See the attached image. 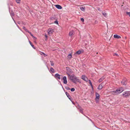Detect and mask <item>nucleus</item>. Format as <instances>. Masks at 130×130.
I'll return each mask as SVG.
<instances>
[{"label": "nucleus", "mask_w": 130, "mask_h": 130, "mask_svg": "<svg viewBox=\"0 0 130 130\" xmlns=\"http://www.w3.org/2000/svg\"><path fill=\"white\" fill-rule=\"evenodd\" d=\"M67 75L69 76V78L70 80L74 83L76 84V82H79V79L77 78V77L74 75H71L69 73H67Z\"/></svg>", "instance_id": "nucleus-1"}, {"label": "nucleus", "mask_w": 130, "mask_h": 130, "mask_svg": "<svg viewBox=\"0 0 130 130\" xmlns=\"http://www.w3.org/2000/svg\"><path fill=\"white\" fill-rule=\"evenodd\" d=\"M124 90L123 88L121 87L118 89L116 90L115 91H113V92H115V93L117 92L118 93H120L122 92Z\"/></svg>", "instance_id": "nucleus-2"}, {"label": "nucleus", "mask_w": 130, "mask_h": 130, "mask_svg": "<svg viewBox=\"0 0 130 130\" xmlns=\"http://www.w3.org/2000/svg\"><path fill=\"white\" fill-rule=\"evenodd\" d=\"M47 31L48 34L50 36H51L52 34L54 32V30L52 28H50L48 29Z\"/></svg>", "instance_id": "nucleus-3"}, {"label": "nucleus", "mask_w": 130, "mask_h": 130, "mask_svg": "<svg viewBox=\"0 0 130 130\" xmlns=\"http://www.w3.org/2000/svg\"><path fill=\"white\" fill-rule=\"evenodd\" d=\"M130 95V92L126 91L124 92L123 94V95L124 97H126Z\"/></svg>", "instance_id": "nucleus-4"}, {"label": "nucleus", "mask_w": 130, "mask_h": 130, "mask_svg": "<svg viewBox=\"0 0 130 130\" xmlns=\"http://www.w3.org/2000/svg\"><path fill=\"white\" fill-rule=\"evenodd\" d=\"M66 70L67 71V73H69L70 74H72L73 73V71L71 70V69L69 67H66Z\"/></svg>", "instance_id": "nucleus-5"}, {"label": "nucleus", "mask_w": 130, "mask_h": 130, "mask_svg": "<svg viewBox=\"0 0 130 130\" xmlns=\"http://www.w3.org/2000/svg\"><path fill=\"white\" fill-rule=\"evenodd\" d=\"M96 97L95 100L96 102H97L99 101L100 98V95L97 93H96Z\"/></svg>", "instance_id": "nucleus-6"}, {"label": "nucleus", "mask_w": 130, "mask_h": 130, "mask_svg": "<svg viewBox=\"0 0 130 130\" xmlns=\"http://www.w3.org/2000/svg\"><path fill=\"white\" fill-rule=\"evenodd\" d=\"M104 83V82H102L101 84H100L99 86L98 89L99 90H101L102 89L104 86V85H103V84Z\"/></svg>", "instance_id": "nucleus-7"}, {"label": "nucleus", "mask_w": 130, "mask_h": 130, "mask_svg": "<svg viewBox=\"0 0 130 130\" xmlns=\"http://www.w3.org/2000/svg\"><path fill=\"white\" fill-rule=\"evenodd\" d=\"M81 78L84 81L86 82H87L88 81V79L87 78L85 75H82Z\"/></svg>", "instance_id": "nucleus-8"}, {"label": "nucleus", "mask_w": 130, "mask_h": 130, "mask_svg": "<svg viewBox=\"0 0 130 130\" xmlns=\"http://www.w3.org/2000/svg\"><path fill=\"white\" fill-rule=\"evenodd\" d=\"M62 79L63 80V83L65 84H66L67 83L66 77L65 76H64L63 78Z\"/></svg>", "instance_id": "nucleus-9"}, {"label": "nucleus", "mask_w": 130, "mask_h": 130, "mask_svg": "<svg viewBox=\"0 0 130 130\" xmlns=\"http://www.w3.org/2000/svg\"><path fill=\"white\" fill-rule=\"evenodd\" d=\"M54 77L56 78H57L58 79H60L61 78L60 75L58 73L56 74L54 76Z\"/></svg>", "instance_id": "nucleus-10"}, {"label": "nucleus", "mask_w": 130, "mask_h": 130, "mask_svg": "<svg viewBox=\"0 0 130 130\" xmlns=\"http://www.w3.org/2000/svg\"><path fill=\"white\" fill-rule=\"evenodd\" d=\"M122 84L123 85H125L127 84L126 79H124L121 82Z\"/></svg>", "instance_id": "nucleus-11"}, {"label": "nucleus", "mask_w": 130, "mask_h": 130, "mask_svg": "<svg viewBox=\"0 0 130 130\" xmlns=\"http://www.w3.org/2000/svg\"><path fill=\"white\" fill-rule=\"evenodd\" d=\"M55 7L58 9H61L62 7L60 5H55Z\"/></svg>", "instance_id": "nucleus-12"}, {"label": "nucleus", "mask_w": 130, "mask_h": 130, "mask_svg": "<svg viewBox=\"0 0 130 130\" xmlns=\"http://www.w3.org/2000/svg\"><path fill=\"white\" fill-rule=\"evenodd\" d=\"M114 38H117V39H119L121 38V37L117 35H114Z\"/></svg>", "instance_id": "nucleus-13"}, {"label": "nucleus", "mask_w": 130, "mask_h": 130, "mask_svg": "<svg viewBox=\"0 0 130 130\" xmlns=\"http://www.w3.org/2000/svg\"><path fill=\"white\" fill-rule=\"evenodd\" d=\"M66 94L69 99L71 100V96L67 92H66Z\"/></svg>", "instance_id": "nucleus-14"}, {"label": "nucleus", "mask_w": 130, "mask_h": 130, "mask_svg": "<svg viewBox=\"0 0 130 130\" xmlns=\"http://www.w3.org/2000/svg\"><path fill=\"white\" fill-rule=\"evenodd\" d=\"M105 78L104 76H103L99 80V82H101Z\"/></svg>", "instance_id": "nucleus-15"}, {"label": "nucleus", "mask_w": 130, "mask_h": 130, "mask_svg": "<svg viewBox=\"0 0 130 130\" xmlns=\"http://www.w3.org/2000/svg\"><path fill=\"white\" fill-rule=\"evenodd\" d=\"M40 54L42 55H43L44 56V57H45V56H47V55H46V54H45L44 53L42 52H40Z\"/></svg>", "instance_id": "nucleus-16"}, {"label": "nucleus", "mask_w": 130, "mask_h": 130, "mask_svg": "<svg viewBox=\"0 0 130 130\" xmlns=\"http://www.w3.org/2000/svg\"><path fill=\"white\" fill-rule=\"evenodd\" d=\"M80 9L83 11H84L85 10V7H80Z\"/></svg>", "instance_id": "nucleus-17"}, {"label": "nucleus", "mask_w": 130, "mask_h": 130, "mask_svg": "<svg viewBox=\"0 0 130 130\" xmlns=\"http://www.w3.org/2000/svg\"><path fill=\"white\" fill-rule=\"evenodd\" d=\"M74 32L73 31H70L69 34V35L70 36H72Z\"/></svg>", "instance_id": "nucleus-18"}, {"label": "nucleus", "mask_w": 130, "mask_h": 130, "mask_svg": "<svg viewBox=\"0 0 130 130\" xmlns=\"http://www.w3.org/2000/svg\"><path fill=\"white\" fill-rule=\"evenodd\" d=\"M72 57V55L71 54L69 55L68 56V59H70Z\"/></svg>", "instance_id": "nucleus-19"}, {"label": "nucleus", "mask_w": 130, "mask_h": 130, "mask_svg": "<svg viewBox=\"0 0 130 130\" xmlns=\"http://www.w3.org/2000/svg\"><path fill=\"white\" fill-rule=\"evenodd\" d=\"M50 70L53 73L54 72V69L52 67L50 68Z\"/></svg>", "instance_id": "nucleus-20"}, {"label": "nucleus", "mask_w": 130, "mask_h": 130, "mask_svg": "<svg viewBox=\"0 0 130 130\" xmlns=\"http://www.w3.org/2000/svg\"><path fill=\"white\" fill-rule=\"evenodd\" d=\"M23 28L24 30H25L26 32H28L29 31L26 29L24 26H23Z\"/></svg>", "instance_id": "nucleus-21"}, {"label": "nucleus", "mask_w": 130, "mask_h": 130, "mask_svg": "<svg viewBox=\"0 0 130 130\" xmlns=\"http://www.w3.org/2000/svg\"><path fill=\"white\" fill-rule=\"evenodd\" d=\"M29 43L30 44V45H31V46L34 49H35V48L34 47V45L32 44V43L30 42V41H29Z\"/></svg>", "instance_id": "nucleus-22"}, {"label": "nucleus", "mask_w": 130, "mask_h": 130, "mask_svg": "<svg viewBox=\"0 0 130 130\" xmlns=\"http://www.w3.org/2000/svg\"><path fill=\"white\" fill-rule=\"evenodd\" d=\"M88 81H89V84L92 87V86H93L92 85V84L90 80H88Z\"/></svg>", "instance_id": "nucleus-23"}, {"label": "nucleus", "mask_w": 130, "mask_h": 130, "mask_svg": "<svg viewBox=\"0 0 130 130\" xmlns=\"http://www.w3.org/2000/svg\"><path fill=\"white\" fill-rule=\"evenodd\" d=\"M81 52V51H78L76 52V54L79 55L80 54Z\"/></svg>", "instance_id": "nucleus-24"}, {"label": "nucleus", "mask_w": 130, "mask_h": 130, "mask_svg": "<svg viewBox=\"0 0 130 130\" xmlns=\"http://www.w3.org/2000/svg\"><path fill=\"white\" fill-rule=\"evenodd\" d=\"M77 108L78 109H79V110L82 109V108L80 106H77Z\"/></svg>", "instance_id": "nucleus-25"}, {"label": "nucleus", "mask_w": 130, "mask_h": 130, "mask_svg": "<svg viewBox=\"0 0 130 130\" xmlns=\"http://www.w3.org/2000/svg\"><path fill=\"white\" fill-rule=\"evenodd\" d=\"M50 62L51 66H53L54 65V63H53V61H50Z\"/></svg>", "instance_id": "nucleus-26"}, {"label": "nucleus", "mask_w": 130, "mask_h": 130, "mask_svg": "<svg viewBox=\"0 0 130 130\" xmlns=\"http://www.w3.org/2000/svg\"><path fill=\"white\" fill-rule=\"evenodd\" d=\"M16 2L18 4H20V0H15Z\"/></svg>", "instance_id": "nucleus-27"}, {"label": "nucleus", "mask_w": 130, "mask_h": 130, "mask_svg": "<svg viewBox=\"0 0 130 130\" xmlns=\"http://www.w3.org/2000/svg\"><path fill=\"white\" fill-rule=\"evenodd\" d=\"M102 14L105 17L107 15V14L105 12H102Z\"/></svg>", "instance_id": "nucleus-28"}, {"label": "nucleus", "mask_w": 130, "mask_h": 130, "mask_svg": "<svg viewBox=\"0 0 130 130\" xmlns=\"http://www.w3.org/2000/svg\"><path fill=\"white\" fill-rule=\"evenodd\" d=\"M83 109L82 108L81 109L79 110V111L82 114L83 113Z\"/></svg>", "instance_id": "nucleus-29"}, {"label": "nucleus", "mask_w": 130, "mask_h": 130, "mask_svg": "<svg viewBox=\"0 0 130 130\" xmlns=\"http://www.w3.org/2000/svg\"><path fill=\"white\" fill-rule=\"evenodd\" d=\"M12 17H13L14 15V13L13 12H11L10 13Z\"/></svg>", "instance_id": "nucleus-30"}, {"label": "nucleus", "mask_w": 130, "mask_h": 130, "mask_svg": "<svg viewBox=\"0 0 130 130\" xmlns=\"http://www.w3.org/2000/svg\"><path fill=\"white\" fill-rule=\"evenodd\" d=\"M126 13L130 17V12H126Z\"/></svg>", "instance_id": "nucleus-31"}, {"label": "nucleus", "mask_w": 130, "mask_h": 130, "mask_svg": "<svg viewBox=\"0 0 130 130\" xmlns=\"http://www.w3.org/2000/svg\"><path fill=\"white\" fill-rule=\"evenodd\" d=\"M75 90V89L74 88H72L71 89V91L73 92Z\"/></svg>", "instance_id": "nucleus-32"}, {"label": "nucleus", "mask_w": 130, "mask_h": 130, "mask_svg": "<svg viewBox=\"0 0 130 130\" xmlns=\"http://www.w3.org/2000/svg\"><path fill=\"white\" fill-rule=\"evenodd\" d=\"M66 89L67 90H70V88L68 87H66Z\"/></svg>", "instance_id": "nucleus-33"}, {"label": "nucleus", "mask_w": 130, "mask_h": 130, "mask_svg": "<svg viewBox=\"0 0 130 130\" xmlns=\"http://www.w3.org/2000/svg\"><path fill=\"white\" fill-rule=\"evenodd\" d=\"M28 32L30 34V35H31V36L32 37V36H33V35L31 34V33L29 32V31H28Z\"/></svg>", "instance_id": "nucleus-34"}, {"label": "nucleus", "mask_w": 130, "mask_h": 130, "mask_svg": "<svg viewBox=\"0 0 130 130\" xmlns=\"http://www.w3.org/2000/svg\"><path fill=\"white\" fill-rule=\"evenodd\" d=\"M81 21L83 22L84 21V19L83 18H81Z\"/></svg>", "instance_id": "nucleus-35"}, {"label": "nucleus", "mask_w": 130, "mask_h": 130, "mask_svg": "<svg viewBox=\"0 0 130 130\" xmlns=\"http://www.w3.org/2000/svg\"><path fill=\"white\" fill-rule=\"evenodd\" d=\"M113 55L114 56L116 55V56H118V55L116 53H114V54Z\"/></svg>", "instance_id": "nucleus-36"}, {"label": "nucleus", "mask_w": 130, "mask_h": 130, "mask_svg": "<svg viewBox=\"0 0 130 130\" xmlns=\"http://www.w3.org/2000/svg\"><path fill=\"white\" fill-rule=\"evenodd\" d=\"M54 23L57 24H58V23L57 21H55L54 22Z\"/></svg>", "instance_id": "nucleus-37"}, {"label": "nucleus", "mask_w": 130, "mask_h": 130, "mask_svg": "<svg viewBox=\"0 0 130 130\" xmlns=\"http://www.w3.org/2000/svg\"><path fill=\"white\" fill-rule=\"evenodd\" d=\"M50 19L51 20H53L54 19V18L53 17H51L50 18Z\"/></svg>", "instance_id": "nucleus-38"}, {"label": "nucleus", "mask_w": 130, "mask_h": 130, "mask_svg": "<svg viewBox=\"0 0 130 130\" xmlns=\"http://www.w3.org/2000/svg\"><path fill=\"white\" fill-rule=\"evenodd\" d=\"M45 37H46V40H47V36L46 35H45Z\"/></svg>", "instance_id": "nucleus-39"}, {"label": "nucleus", "mask_w": 130, "mask_h": 130, "mask_svg": "<svg viewBox=\"0 0 130 130\" xmlns=\"http://www.w3.org/2000/svg\"><path fill=\"white\" fill-rule=\"evenodd\" d=\"M98 21H96H96H95V24H96V23H98Z\"/></svg>", "instance_id": "nucleus-40"}, {"label": "nucleus", "mask_w": 130, "mask_h": 130, "mask_svg": "<svg viewBox=\"0 0 130 130\" xmlns=\"http://www.w3.org/2000/svg\"><path fill=\"white\" fill-rule=\"evenodd\" d=\"M34 40H36L37 39V38L35 37V38H34Z\"/></svg>", "instance_id": "nucleus-41"}, {"label": "nucleus", "mask_w": 130, "mask_h": 130, "mask_svg": "<svg viewBox=\"0 0 130 130\" xmlns=\"http://www.w3.org/2000/svg\"><path fill=\"white\" fill-rule=\"evenodd\" d=\"M88 119H89V120H90L91 121H92V120H91V119H89V118H88Z\"/></svg>", "instance_id": "nucleus-42"}, {"label": "nucleus", "mask_w": 130, "mask_h": 130, "mask_svg": "<svg viewBox=\"0 0 130 130\" xmlns=\"http://www.w3.org/2000/svg\"><path fill=\"white\" fill-rule=\"evenodd\" d=\"M32 37L33 38H35V37L34 36H32Z\"/></svg>", "instance_id": "nucleus-43"}, {"label": "nucleus", "mask_w": 130, "mask_h": 130, "mask_svg": "<svg viewBox=\"0 0 130 130\" xmlns=\"http://www.w3.org/2000/svg\"><path fill=\"white\" fill-rule=\"evenodd\" d=\"M32 37L33 38H35V37L34 36H32Z\"/></svg>", "instance_id": "nucleus-44"}]
</instances>
